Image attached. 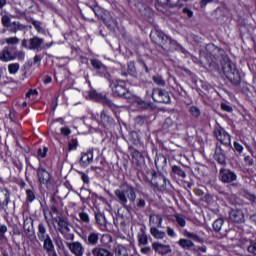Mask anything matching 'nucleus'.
I'll use <instances>...</instances> for the list:
<instances>
[{"label":"nucleus","mask_w":256,"mask_h":256,"mask_svg":"<svg viewBox=\"0 0 256 256\" xmlns=\"http://www.w3.org/2000/svg\"><path fill=\"white\" fill-rule=\"evenodd\" d=\"M114 195L117 203L121 204L124 209L127 211L133 209V205H135V201L137 200V193L133 185L122 183L119 188L115 190Z\"/></svg>","instance_id":"1"},{"label":"nucleus","mask_w":256,"mask_h":256,"mask_svg":"<svg viewBox=\"0 0 256 256\" xmlns=\"http://www.w3.org/2000/svg\"><path fill=\"white\" fill-rule=\"evenodd\" d=\"M221 65L222 71L228 81L232 83V85H241V72H239L237 66L231 62V59L225 56Z\"/></svg>","instance_id":"2"},{"label":"nucleus","mask_w":256,"mask_h":256,"mask_svg":"<svg viewBox=\"0 0 256 256\" xmlns=\"http://www.w3.org/2000/svg\"><path fill=\"white\" fill-rule=\"evenodd\" d=\"M52 219L58 225L56 231L62 235L65 241H73L75 239V234L71 233V222H69L67 216L60 215Z\"/></svg>","instance_id":"3"},{"label":"nucleus","mask_w":256,"mask_h":256,"mask_svg":"<svg viewBox=\"0 0 256 256\" xmlns=\"http://www.w3.org/2000/svg\"><path fill=\"white\" fill-rule=\"evenodd\" d=\"M219 181L226 185H230L233 189H241V184L237 181V173L228 168H221L218 175Z\"/></svg>","instance_id":"4"},{"label":"nucleus","mask_w":256,"mask_h":256,"mask_svg":"<svg viewBox=\"0 0 256 256\" xmlns=\"http://www.w3.org/2000/svg\"><path fill=\"white\" fill-rule=\"evenodd\" d=\"M109 81V87L112 91V97H123L124 99H129L130 92L129 89H127V86L125 85V82L122 80H108Z\"/></svg>","instance_id":"5"},{"label":"nucleus","mask_w":256,"mask_h":256,"mask_svg":"<svg viewBox=\"0 0 256 256\" xmlns=\"http://www.w3.org/2000/svg\"><path fill=\"white\" fill-rule=\"evenodd\" d=\"M1 23L2 26L10 33H17L19 31H24V29H27V26H25V24H22L19 21H11V17H9V15L7 14L2 15Z\"/></svg>","instance_id":"6"},{"label":"nucleus","mask_w":256,"mask_h":256,"mask_svg":"<svg viewBox=\"0 0 256 256\" xmlns=\"http://www.w3.org/2000/svg\"><path fill=\"white\" fill-rule=\"evenodd\" d=\"M214 135L217 141H220L224 147L233 149V146L231 145V135L225 130V128L221 126L214 128Z\"/></svg>","instance_id":"7"},{"label":"nucleus","mask_w":256,"mask_h":256,"mask_svg":"<svg viewBox=\"0 0 256 256\" xmlns=\"http://www.w3.org/2000/svg\"><path fill=\"white\" fill-rule=\"evenodd\" d=\"M44 40L37 36L30 38L29 40L23 39L21 46L25 49H29L30 51H41V47L43 46Z\"/></svg>","instance_id":"8"},{"label":"nucleus","mask_w":256,"mask_h":256,"mask_svg":"<svg viewBox=\"0 0 256 256\" xmlns=\"http://www.w3.org/2000/svg\"><path fill=\"white\" fill-rule=\"evenodd\" d=\"M152 99L156 103H164V104L171 103V96H169V92H167L166 90H163L161 88L153 89Z\"/></svg>","instance_id":"9"},{"label":"nucleus","mask_w":256,"mask_h":256,"mask_svg":"<svg viewBox=\"0 0 256 256\" xmlns=\"http://www.w3.org/2000/svg\"><path fill=\"white\" fill-rule=\"evenodd\" d=\"M89 97L90 99H93L98 103H102V105H106V107H109L110 109H115V103H113V100L109 99L107 95L103 93H97L95 91H91L89 93Z\"/></svg>","instance_id":"10"},{"label":"nucleus","mask_w":256,"mask_h":256,"mask_svg":"<svg viewBox=\"0 0 256 256\" xmlns=\"http://www.w3.org/2000/svg\"><path fill=\"white\" fill-rule=\"evenodd\" d=\"M90 63L92 65L93 69L98 71V73L102 77H105V79H107L108 81H111V74H109V72H107V66H105L102 61H99L97 59H92L90 61Z\"/></svg>","instance_id":"11"},{"label":"nucleus","mask_w":256,"mask_h":256,"mask_svg":"<svg viewBox=\"0 0 256 256\" xmlns=\"http://www.w3.org/2000/svg\"><path fill=\"white\" fill-rule=\"evenodd\" d=\"M158 47H161L163 51L173 53V51H177V49H179V43L168 36Z\"/></svg>","instance_id":"12"},{"label":"nucleus","mask_w":256,"mask_h":256,"mask_svg":"<svg viewBox=\"0 0 256 256\" xmlns=\"http://www.w3.org/2000/svg\"><path fill=\"white\" fill-rule=\"evenodd\" d=\"M158 47H161L163 51L173 53V51H177V49H179V43L168 36Z\"/></svg>","instance_id":"13"},{"label":"nucleus","mask_w":256,"mask_h":256,"mask_svg":"<svg viewBox=\"0 0 256 256\" xmlns=\"http://www.w3.org/2000/svg\"><path fill=\"white\" fill-rule=\"evenodd\" d=\"M36 173L38 181L41 185H49V183H51V174L49 171H47V169L39 166L36 169Z\"/></svg>","instance_id":"14"},{"label":"nucleus","mask_w":256,"mask_h":256,"mask_svg":"<svg viewBox=\"0 0 256 256\" xmlns=\"http://www.w3.org/2000/svg\"><path fill=\"white\" fill-rule=\"evenodd\" d=\"M66 246L68 247V249L72 253V255L83 256V254L85 253V247L79 241L66 242Z\"/></svg>","instance_id":"15"},{"label":"nucleus","mask_w":256,"mask_h":256,"mask_svg":"<svg viewBox=\"0 0 256 256\" xmlns=\"http://www.w3.org/2000/svg\"><path fill=\"white\" fill-rule=\"evenodd\" d=\"M168 182L169 180H167L164 175L157 174H152V179L150 181L151 185H153V187H157V189H166Z\"/></svg>","instance_id":"16"},{"label":"nucleus","mask_w":256,"mask_h":256,"mask_svg":"<svg viewBox=\"0 0 256 256\" xmlns=\"http://www.w3.org/2000/svg\"><path fill=\"white\" fill-rule=\"evenodd\" d=\"M152 249L155 251V253H158V255H169V253H172L171 245L163 244L161 242H153L152 243Z\"/></svg>","instance_id":"17"},{"label":"nucleus","mask_w":256,"mask_h":256,"mask_svg":"<svg viewBox=\"0 0 256 256\" xmlns=\"http://www.w3.org/2000/svg\"><path fill=\"white\" fill-rule=\"evenodd\" d=\"M214 159L219 163V165H227V156L225 155V150L219 143L216 144Z\"/></svg>","instance_id":"18"},{"label":"nucleus","mask_w":256,"mask_h":256,"mask_svg":"<svg viewBox=\"0 0 256 256\" xmlns=\"http://www.w3.org/2000/svg\"><path fill=\"white\" fill-rule=\"evenodd\" d=\"M168 36L166 34L163 33V31L155 28L154 30L151 31L150 33V39L152 41V43H155V45H158V47L160 46V44L162 42H164L166 40Z\"/></svg>","instance_id":"19"},{"label":"nucleus","mask_w":256,"mask_h":256,"mask_svg":"<svg viewBox=\"0 0 256 256\" xmlns=\"http://www.w3.org/2000/svg\"><path fill=\"white\" fill-rule=\"evenodd\" d=\"M229 219L234 223H245V213L241 209H232L229 212Z\"/></svg>","instance_id":"20"},{"label":"nucleus","mask_w":256,"mask_h":256,"mask_svg":"<svg viewBox=\"0 0 256 256\" xmlns=\"http://www.w3.org/2000/svg\"><path fill=\"white\" fill-rule=\"evenodd\" d=\"M23 229H24L25 236L30 241H33V239H35V234L31 232L33 231V218L24 219Z\"/></svg>","instance_id":"21"},{"label":"nucleus","mask_w":256,"mask_h":256,"mask_svg":"<svg viewBox=\"0 0 256 256\" xmlns=\"http://www.w3.org/2000/svg\"><path fill=\"white\" fill-rule=\"evenodd\" d=\"M99 237H101V234L99 232H90L88 236L84 239V242L89 247H98L99 245Z\"/></svg>","instance_id":"22"},{"label":"nucleus","mask_w":256,"mask_h":256,"mask_svg":"<svg viewBox=\"0 0 256 256\" xmlns=\"http://www.w3.org/2000/svg\"><path fill=\"white\" fill-rule=\"evenodd\" d=\"M102 21L110 31H115V28L119 25L117 23V19H115V17H113L110 12H108V15H106Z\"/></svg>","instance_id":"23"},{"label":"nucleus","mask_w":256,"mask_h":256,"mask_svg":"<svg viewBox=\"0 0 256 256\" xmlns=\"http://www.w3.org/2000/svg\"><path fill=\"white\" fill-rule=\"evenodd\" d=\"M149 225L150 227H163V216L161 214H150L149 215Z\"/></svg>","instance_id":"24"},{"label":"nucleus","mask_w":256,"mask_h":256,"mask_svg":"<svg viewBox=\"0 0 256 256\" xmlns=\"http://www.w3.org/2000/svg\"><path fill=\"white\" fill-rule=\"evenodd\" d=\"M100 123L103 125L105 129H109L115 120L107 114L105 110L100 113Z\"/></svg>","instance_id":"25"},{"label":"nucleus","mask_w":256,"mask_h":256,"mask_svg":"<svg viewBox=\"0 0 256 256\" xmlns=\"http://www.w3.org/2000/svg\"><path fill=\"white\" fill-rule=\"evenodd\" d=\"M79 163L81 167H88L93 163V151H88L81 154Z\"/></svg>","instance_id":"26"},{"label":"nucleus","mask_w":256,"mask_h":256,"mask_svg":"<svg viewBox=\"0 0 256 256\" xmlns=\"http://www.w3.org/2000/svg\"><path fill=\"white\" fill-rule=\"evenodd\" d=\"M92 256H114V254L103 246H96L92 248Z\"/></svg>","instance_id":"27"},{"label":"nucleus","mask_w":256,"mask_h":256,"mask_svg":"<svg viewBox=\"0 0 256 256\" xmlns=\"http://www.w3.org/2000/svg\"><path fill=\"white\" fill-rule=\"evenodd\" d=\"M11 192L7 189H0V206L5 209L9 205Z\"/></svg>","instance_id":"28"},{"label":"nucleus","mask_w":256,"mask_h":256,"mask_svg":"<svg viewBox=\"0 0 256 256\" xmlns=\"http://www.w3.org/2000/svg\"><path fill=\"white\" fill-rule=\"evenodd\" d=\"M37 237H38L39 241H41V242L47 240V237H51V236H49V234H47V226L43 222H40L38 224Z\"/></svg>","instance_id":"29"},{"label":"nucleus","mask_w":256,"mask_h":256,"mask_svg":"<svg viewBox=\"0 0 256 256\" xmlns=\"http://www.w3.org/2000/svg\"><path fill=\"white\" fill-rule=\"evenodd\" d=\"M150 234L152 235L153 238L161 241L167 237V233L165 231L159 230V227L157 226H151L150 227Z\"/></svg>","instance_id":"30"},{"label":"nucleus","mask_w":256,"mask_h":256,"mask_svg":"<svg viewBox=\"0 0 256 256\" xmlns=\"http://www.w3.org/2000/svg\"><path fill=\"white\" fill-rule=\"evenodd\" d=\"M140 231L141 232L138 233V235H137L139 247L149 245V238L147 237V232H145V229H143V228H141Z\"/></svg>","instance_id":"31"},{"label":"nucleus","mask_w":256,"mask_h":256,"mask_svg":"<svg viewBox=\"0 0 256 256\" xmlns=\"http://www.w3.org/2000/svg\"><path fill=\"white\" fill-rule=\"evenodd\" d=\"M95 220L97 225H99L100 229H105L107 227V219L105 218V214L101 212L95 213Z\"/></svg>","instance_id":"32"},{"label":"nucleus","mask_w":256,"mask_h":256,"mask_svg":"<svg viewBox=\"0 0 256 256\" xmlns=\"http://www.w3.org/2000/svg\"><path fill=\"white\" fill-rule=\"evenodd\" d=\"M14 59H17V56H15V54L11 53V51H9V49H4L0 53L1 61H14Z\"/></svg>","instance_id":"33"},{"label":"nucleus","mask_w":256,"mask_h":256,"mask_svg":"<svg viewBox=\"0 0 256 256\" xmlns=\"http://www.w3.org/2000/svg\"><path fill=\"white\" fill-rule=\"evenodd\" d=\"M132 158L136 165H143V163H145V157L139 150H134L132 152Z\"/></svg>","instance_id":"34"},{"label":"nucleus","mask_w":256,"mask_h":256,"mask_svg":"<svg viewBox=\"0 0 256 256\" xmlns=\"http://www.w3.org/2000/svg\"><path fill=\"white\" fill-rule=\"evenodd\" d=\"M93 12L95 13L96 17H98V19H101L102 21L107 17V15L109 13V11H107L99 6H94Z\"/></svg>","instance_id":"35"},{"label":"nucleus","mask_w":256,"mask_h":256,"mask_svg":"<svg viewBox=\"0 0 256 256\" xmlns=\"http://www.w3.org/2000/svg\"><path fill=\"white\" fill-rule=\"evenodd\" d=\"M146 206H147V201L145 196H143L135 200L134 205H132V208L134 207V209H145Z\"/></svg>","instance_id":"36"},{"label":"nucleus","mask_w":256,"mask_h":256,"mask_svg":"<svg viewBox=\"0 0 256 256\" xmlns=\"http://www.w3.org/2000/svg\"><path fill=\"white\" fill-rule=\"evenodd\" d=\"M178 245L182 247V249H192V247H195L193 241L183 238L178 241Z\"/></svg>","instance_id":"37"},{"label":"nucleus","mask_w":256,"mask_h":256,"mask_svg":"<svg viewBox=\"0 0 256 256\" xmlns=\"http://www.w3.org/2000/svg\"><path fill=\"white\" fill-rule=\"evenodd\" d=\"M50 209L51 217H53V213H55V215H59V200L55 199V197H52Z\"/></svg>","instance_id":"38"},{"label":"nucleus","mask_w":256,"mask_h":256,"mask_svg":"<svg viewBox=\"0 0 256 256\" xmlns=\"http://www.w3.org/2000/svg\"><path fill=\"white\" fill-rule=\"evenodd\" d=\"M42 243H43V249L46 252L55 249V244L53 243V240L51 239V237H47V239L43 240Z\"/></svg>","instance_id":"39"},{"label":"nucleus","mask_w":256,"mask_h":256,"mask_svg":"<svg viewBox=\"0 0 256 256\" xmlns=\"http://www.w3.org/2000/svg\"><path fill=\"white\" fill-rule=\"evenodd\" d=\"M152 81L155 83V85H158V87H165L167 85V82L161 75L152 76Z\"/></svg>","instance_id":"40"},{"label":"nucleus","mask_w":256,"mask_h":256,"mask_svg":"<svg viewBox=\"0 0 256 256\" xmlns=\"http://www.w3.org/2000/svg\"><path fill=\"white\" fill-rule=\"evenodd\" d=\"M172 172L174 173V175H178V177H181L182 179H185V177H187V172H185V170L180 166H173Z\"/></svg>","instance_id":"41"},{"label":"nucleus","mask_w":256,"mask_h":256,"mask_svg":"<svg viewBox=\"0 0 256 256\" xmlns=\"http://www.w3.org/2000/svg\"><path fill=\"white\" fill-rule=\"evenodd\" d=\"M184 236L188 237V239H193V241H197V243H203V238L199 237V235L195 233H191L187 230H184Z\"/></svg>","instance_id":"42"},{"label":"nucleus","mask_w":256,"mask_h":256,"mask_svg":"<svg viewBox=\"0 0 256 256\" xmlns=\"http://www.w3.org/2000/svg\"><path fill=\"white\" fill-rule=\"evenodd\" d=\"M223 223H225V220H223V218H218L213 222L212 227L214 231H216V233H219V231H221Z\"/></svg>","instance_id":"43"},{"label":"nucleus","mask_w":256,"mask_h":256,"mask_svg":"<svg viewBox=\"0 0 256 256\" xmlns=\"http://www.w3.org/2000/svg\"><path fill=\"white\" fill-rule=\"evenodd\" d=\"M116 256H129V252L127 251V248H125V246L119 244L116 247Z\"/></svg>","instance_id":"44"},{"label":"nucleus","mask_w":256,"mask_h":256,"mask_svg":"<svg viewBox=\"0 0 256 256\" xmlns=\"http://www.w3.org/2000/svg\"><path fill=\"white\" fill-rule=\"evenodd\" d=\"M127 67L129 75H132V77H137V68L135 67V62H128Z\"/></svg>","instance_id":"45"},{"label":"nucleus","mask_w":256,"mask_h":256,"mask_svg":"<svg viewBox=\"0 0 256 256\" xmlns=\"http://www.w3.org/2000/svg\"><path fill=\"white\" fill-rule=\"evenodd\" d=\"M176 222L178 225H180L182 228L187 225V221L185 220V215L183 214H176L175 215Z\"/></svg>","instance_id":"46"},{"label":"nucleus","mask_w":256,"mask_h":256,"mask_svg":"<svg viewBox=\"0 0 256 256\" xmlns=\"http://www.w3.org/2000/svg\"><path fill=\"white\" fill-rule=\"evenodd\" d=\"M155 165L156 167H165V165H167V157H165L164 155L158 157L155 160Z\"/></svg>","instance_id":"47"},{"label":"nucleus","mask_w":256,"mask_h":256,"mask_svg":"<svg viewBox=\"0 0 256 256\" xmlns=\"http://www.w3.org/2000/svg\"><path fill=\"white\" fill-rule=\"evenodd\" d=\"M19 63H13L8 65V71L10 75H15L19 71Z\"/></svg>","instance_id":"48"},{"label":"nucleus","mask_w":256,"mask_h":256,"mask_svg":"<svg viewBox=\"0 0 256 256\" xmlns=\"http://www.w3.org/2000/svg\"><path fill=\"white\" fill-rule=\"evenodd\" d=\"M137 105H138L139 109H152L153 108V104H151V102H146L143 100L138 101Z\"/></svg>","instance_id":"49"},{"label":"nucleus","mask_w":256,"mask_h":256,"mask_svg":"<svg viewBox=\"0 0 256 256\" xmlns=\"http://www.w3.org/2000/svg\"><path fill=\"white\" fill-rule=\"evenodd\" d=\"M54 243L60 251H65V244H63V239H61V237L54 238Z\"/></svg>","instance_id":"50"},{"label":"nucleus","mask_w":256,"mask_h":256,"mask_svg":"<svg viewBox=\"0 0 256 256\" xmlns=\"http://www.w3.org/2000/svg\"><path fill=\"white\" fill-rule=\"evenodd\" d=\"M77 147H79V142L77 141V139H72L68 143V151H75V149H77Z\"/></svg>","instance_id":"51"},{"label":"nucleus","mask_w":256,"mask_h":256,"mask_svg":"<svg viewBox=\"0 0 256 256\" xmlns=\"http://www.w3.org/2000/svg\"><path fill=\"white\" fill-rule=\"evenodd\" d=\"M26 199L29 203H33L35 201V192L31 189L26 190Z\"/></svg>","instance_id":"52"},{"label":"nucleus","mask_w":256,"mask_h":256,"mask_svg":"<svg viewBox=\"0 0 256 256\" xmlns=\"http://www.w3.org/2000/svg\"><path fill=\"white\" fill-rule=\"evenodd\" d=\"M140 247V253H142V255H151V253H153V250L150 246L145 245Z\"/></svg>","instance_id":"53"},{"label":"nucleus","mask_w":256,"mask_h":256,"mask_svg":"<svg viewBox=\"0 0 256 256\" xmlns=\"http://www.w3.org/2000/svg\"><path fill=\"white\" fill-rule=\"evenodd\" d=\"M5 43H7V45H18L19 44V38H17V37L6 38Z\"/></svg>","instance_id":"54"},{"label":"nucleus","mask_w":256,"mask_h":256,"mask_svg":"<svg viewBox=\"0 0 256 256\" xmlns=\"http://www.w3.org/2000/svg\"><path fill=\"white\" fill-rule=\"evenodd\" d=\"M189 111L193 117H199L201 115V110L196 106H191Z\"/></svg>","instance_id":"55"},{"label":"nucleus","mask_w":256,"mask_h":256,"mask_svg":"<svg viewBox=\"0 0 256 256\" xmlns=\"http://www.w3.org/2000/svg\"><path fill=\"white\" fill-rule=\"evenodd\" d=\"M47 151H49V148L44 147L43 149H38L37 151V155L38 157H41L42 159H45V157H47Z\"/></svg>","instance_id":"56"},{"label":"nucleus","mask_w":256,"mask_h":256,"mask_svg":"<svg viewBox=\"0 0 256 256\" xmlns=\"http://www.w3.org/2000/svg\"><path fill=\"white\" fill-rule=\"evenodd\" d=\"M79 218L82 223H89V214H87L86 212H80Z\"/></svg>","instance_id":"57"},{"label":"nucleus","mask_w":256,"mask_h":256,"mask_svg":"<svg viewBox=\"0 0 256 256\" xmlns=\"http://www.w3.org/2000/svg\"><path fill=\"white\" fill-rule=\"evenodd\" d=\"M248 253L256 256V242H251L247 248Z\"/></svg>","instance_id":"58"},{"label":"nucleus","mask_w":256,"mask_h":256,"mask_svg":"<svg viewBox=\"0 0 256 256\" xmlns=\"http://www.w3.org/2000/svg\"><path fill=\"white\" fill-rule=\"evenodd\" d=\"M60 133L63 137H69V135H71V129L69 127H62Z\"/></svg>","instance_id":"59"},{"label":"nucleus","mask_w":256,"mask_h":256,"mask_svg":"<svg viewBox=\"0 0 256 256\" xmlns=\"http://www.w3.org/2000/svg\"><path fill=\"white\" fill-rule=\"evenodd\" d=\"M14 57H16L18 61H25V52L23 51L15 52Z\"/></svg>","instance_id":"60"},{"label":"nucleus","mask_w":256,"mask_h":256,"mask_svg":"<svg viewBox=\"0 0 256 256\" xmlns=\"http://www.w3.org/2000/svg\"><path fill=\"white\" fill-rule=\"evenodd\" d=\"M221 109L222 111H226V113H231L233 111V107L227 103H222L221 104Z\"/></svg>","instance_id":"61"},{"label":"nucleus","mask_w":256,"mask_h":256,"mask_svg":"<svg viewBox=\"0 0 256 256\" xmlns=\"http://www.w3.org/2000/svg\"><path fill=\"white\" fill-rule=\"evenodd\" d=\"M137 61L140 67L145 70V73H149V67L147 66V63H145L143 59H138Z\"/></svg>","instance_id":"62"},{"label":"nucleus","mask_w":256,"mask_h":256,"mask_svg":"<svg viewBox=\"0 0 256 256\" xmlns=\"http://www.w3.org/2000/svg\"><path fill=\"white\" fill-rule=\"evenodd\" d=\"M79 174L81 175V179L83 183H85L86 185H89V175H87L84 172H79Z\"/></svg>","instance_id":"63"},{"label":"nucleus","mask_w":256,"mask_h":256,"mask_svg":"<svg viewBox=\"0 0 256 256\" xmlns=\"http://www.w3.org/2000/svg\"><path fill=\"white\" fill-rule=\"evenodd\" d=\"M234 149L238 153H243V145L239 144V142H234Z\"/></svg>","instance_id":"64"}]
</instances>
